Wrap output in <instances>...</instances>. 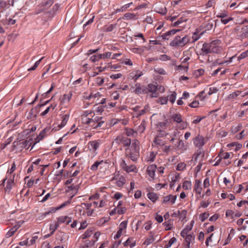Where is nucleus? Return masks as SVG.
Returning <instances> with one entry per match:
<instances>
[{
	"mask_svg": "<svg viewBox=\"0 0 248 248\" xmlns=\"http://www.w3.org/2000/svg\"><path fill=\"white\" fill-rule=\"evenodd\" d=\"M130 146L126 149L125 156L136 162L140 156V142L137 139L132 140Z\"/></svg>",
	"mask_w": 248,
	"mask_h": 248,
	"instance_id": "obj_1",
	"label": "nucleus"
},
{
	"mask_svg": "<svg viewBox=\"0 0 248 248\" xmlns=\"http://www.w3.org/2000/svg\"><path fill=\"white\" fill-rule=\"evenodd\" d=\"M220 41L218 40H214L209 43H204L202 45L201 50L203 55L211 53H218L221 49L219 45Z\"/></svg>",
	"mask_w": 248,
	"mask_h": 248,
	"instance_id": "obj_2",
	"label": "nucleus"
},
{
	"mask_svg": "<svg viewBox=\"0 0 248 248\" xmlns=\"http://www.w3.org/2000/svg\"><path fill=\"white\" fill-rule=\"evenodd\" d=\"M106 122V119L101 116H95L93 114L92 118H85L84 119V123L90 124L94 129L102 127Z\"/></svg>",
	"mask_w": 248,
	"mask_h": 248,
	"instance_id": "obj_3",
	"label": "nucleus"
},
{
	"mask_svg": "<svg viewBox=\"0 0 248 248\" xmlns=\"http://www.w3.org/2000/svg\"><path fill=\"white\" fill-rule=\"evenodd\" d=\"M190 41V37L188 35H185L183 37L180 36H176L170 43V46L175 47H182L186 45Z\"/></svg>",
	"mask_w": 248,
	"mask_h": 248,
	"instance_id": "obj_4",
	"label": "nucleus"
},
{
	"mask_svg": "<svg viewBox=\"0 0 248 248\" xmlns=\"http://www.w3.org/2000/svg\"><path fill=\"white\" fill-rule=\"evenodd\" d=\"M131 139L123 135H120L113 141V143L118 145H122L123 147H128L131 144Z\"/></svg>",
	"mask_w": 248,
	"mask_h": 248,
	"instance_id": "obj_5",
	"label": "nucleus"
},
{
	"mask_svg": "<svg viewBox=\"0 0 248 248\" xmlns=\"http://www.w3.org/2000/svg\"><path fill=\"white\" fill-rule=\"evenodd\" d=\"M132 92L136 94H147L146 86L140 83H136L134 86L131 87Z\"/></svg>",
	"mask_w": 248,
	"mask_h": 248,
	"instance_id": "obj_6",
	"label": "nucleus"
},
{
	"mask_svg": "<svg viewBox=\"0 0 248 248\" xmlns=\"http://www.w3.org/2000/svg\"><path fill=\"white\" fill-rule=\"evenodd\" d=\"M147 94L150 93V96L151 97H157L159 95V93L156 92L157 90V83H150L146 86Z\"/></svg>",
	"mask_w": 248,
	"mask_h": 248,
	"instance_id": "obj_7",
	"label": "nucleus"
},
{
	"mask_svg": "<svg viewBox=\"0 0 248 248\" xmlns=\"http://www.w3.org/2000/svg\"><path fill=\"white\" fill-rule=\"evenodd\" d=\"M207 140L205 138L200 135H198L195 138L193 139V143L194 145L198 148L202 147L206 143Z\"/></svg>",
	"mask_w": 248,
	"mask_h": 248,
	"instance_id": "obj_8",
	"label": "nucleus"
},
{
	"mask_svg": "<svg viewBox=\"0 0 248 248\" xmlns=\"http://www.w3.org/2000/svg\"><path fill=\"white\" fill-rule=\"evenodd\" d=\"M177 195H173L170 194L167 196H164L163 198L162 203L166 204H174L177 199Z\"/></svg>",
	"mask_w": 248,
	"mask_h": 248,
	"instance_id": "obj_9",
	"label": "nucleus"
},
{
	"mask_svg": "<svg viewBox=\"0 0 248 248\" xmlns=\"http://www.w3.org/2000/svg\"><path fill=\"white\" fill-rule=\"evenodd\" d=\"M69 118V114H66L62 115V122L61 124L58 125L57 127H55L52 129V131H56L63 127L67 124Z\"/></svg>",
	"mask_w": 248,
	"mask_h": 248,
	"instance_id": "obj_10",
	"label": "nucleus"
},
{
	"mask_svg": "<svg viewBox=\"0 0 248 248\" xmlns=\"http://www.w3.org/2000/svg\"><path fill=\"white\" fill-rule=\"evenodd\" d=\"M113 180H115L116 186L119 187H123L126 182L125 178L122 175H115Z\"/></svg>",
	"mask_w": 248,
	"mask_h": 248,
	"instance_id": "obj_11",
	"label": "nucleus"
},
{
	"mask_svg": "<svg viewBox=\"0 0 248 248\" xmlns=\"http://www.w3.org/2000/svg\"><path fill=\"white\" fill-rule=\"evenodd\" d=\"M101 143L100 140H95L93 141H90L88 143L89 148L90 150L93 152H95L99 147Z\"/></svg>",
	"mask_w": 248,
	"mask_h": 248,
	"instance_id": "obj_12",
	"label": "nucleus"
},
{
	"mask_svg": "<svg viewBox=\"0 0 248 248\" xmlns=\"http://www.w3.org/2000/svg\"><path fill=\"white\" fill-rule=\"evenodd\" d=\"M184 238H185L186 243L185 245V248H190V243L195 240V235L194 233H191L190 234H186Z\"/></svg>",
	"mask_w": 248,
	"mask_h": 248,
	"instance_id": "obj_13",
	"label": "nucleus"
},
{
	"mask_svg": "<svg viewBox=\"0 0 248 248\" xmlns=\"http://www.w3.org/2000/svg\"><path fill=\"white\" fill-rule=\"evenodd\" d=\"M14 146L15 147H19L20 148H25L29 145V141L24 140H19L15 141L13 142Z\"/></svg>",
	"mask_w": 248,
	"mask_h": 248,
	"instance_id": "obj_14",
	"label": "nucleus"
},
{
	"mask_svg": "<svg viewBox=\"0 0 248 248\" xmlns=\"http://www.w3.org/2000/svg\"><path fill=\"white\" fill-rule=\"evenodd\" d=\"M156 169V165L155 164L151 165L147 167V172L152 179H154Z\"/></svg>",
	"mask_w": 248,
	"mask_h": 248,
	"instance_id": "obj_15",
	"label": "nucleus"
},
{
	"mask_svg": "<svg viewBox=\"0 0 248 248\" xmlns=\"http://www.w3.org/2000/svg\"><path fill=\"white\" fill-rule=\"evenodd\" d=\"M202 187L201 186V182L200 180L196 179L195 181L194 190L199 195L202 193Z\"/></svg>",
	"mask_w": 248,
	"mask_h": 248,
	"instance_id": "obj_16",
	"label": "nucleus"
},
{
	"mask_svg": "<svg viewBox=\"0 0 248 248\" xmlns=\"http://www.w3.org/2000/svg\"><path fill=\"white\" fill-rule=\"evenodd\" d=\"M155 11L162 15H166L167 12V9L164 4L156 6L155 9Z\"/></svg>",
	"mask_w": 248,
	"mask_h": 248,
	"instance_id": "obj_17",
	"label": "nucleus"
},
{
	"mask_svg": "<svg viewBox=\"0 0 248 248\" xmlns=\"http://www.w3.org/2000/svg\"><path fill=\"white\" fill-rule=\"evenodd\" d=\"M193 225H186L185 228L181 231L180 233L181 236L184 238L186 234L192 230Z\"/></svg>",
	"mask_w": 248,
	"mask_h": 248,
	"instance_id": "obj_18",
	"label": "nucleus"
},
{
	"mask_svg": "<svg viewBox=\"0 0 248 248\" xmlns=\"http://www.w3.org/2000/svg\"><path fill=\"white\" fill-rule=\"evenodd\" d=\"M153 142L154 145L157 147L163 146L165 144V141L158 137L154 139Z\"/></svg>",
	"mask_w": 248,
	"mask_h": 248,
	"instance_id": "obj_19",
	"label": "nucleus"
},
{
	"mask_svg": "<svg viewBox=\"0 0 248 248\" xmlns=\"http://www.w3.org/2000/svg\"><path fill=\"white\" fill-rule=\"evenodd\" d=\"M123 244L124 247L129 246L130 248H133L136 245V241L133 240L132 238H128Z\"/></svg>",
	"mask_w": 248,
	"mask_h": 248,
	"instance_id": "obj_20",
	"label": "nucleus"
},
{
	"mask_svg": "<svg viewBox=\"0 0 248 248\" xmlns=\"http://www.w3.org/2000/svg\"><path fill=\"white\" fill-rule=\"evenodd\" d=\"M241 32L240 37L241 38L244 39L248 37V25L242 28Z\"/></svg>",
	"mask_w": 248,
	"mask_h": 248,
	"instance_id": "obj_21",
	"label": "nucleus"
},
{
	"mask_svg": "<svg viewBox=\"0 0 248 248\" xmlns=\"http://www.w3.org/2000/svg\"><path fill=\"white\" fill-rule=\"evenodd\" d=\"M54 0H46L41 4V6L46 10L50 7L54 3Z\"/></svg>",
	"mask_w": 248,
	"mask_h": 248,
	"instance_id": "obj_22",
	"label": "nucleus"
},
{
	"mask_svg": "<svg viewBox=\"0 0 248 248\" xmlns=\"http://www.w3.org/2000/svg\"><path fill=\"white\" fill-rule=\"evenodd\" d=\"M50 129V127L45 128L44 129L42 130L40 133L39 135L37 138V139H38L39 140H42L44 137L46 136V133L48 132Z\"/></svg>",
	"mask_w": 248,
	"mask_h": 248,
	"instance_id": "obj_23",
	"label": "nucleus"
},
{
	"mask_svg": "<svg viewBox=\"0 0 248 248\" xmlns=\"http://www.w3.org/2000/svg\"><path fill=\"white\" fill-rule=\"evenodd\" d=\"M241 92L240 91H237L234 93L229 95L228 96V100L231 101H233L234 99L241 93Z\"/></svg>",
	"mask_w": 248,
	"mask_h": 248,
	"instance_id": "obj_24",
	"label": "nucleus"
},
{
	"mask_svg": "<svg viewBox=\"0 0 248 248\" xmlns=\"http://www.w3.org/2000/svg\"><path fill=\"white\" fill-rule=\"evenodd\" d=\"M116 24H110L109 25L104 26L102 28V31L104 32H110L111 31L116 27Z\"/></svg>",
	"mask_w": 248,
	"mask_h": 248,
	"instance_id": "obj_25",
	"label": "nucleus"
},
{
	"mask_svg": "<svg viewBox=\"0 0 248 248\" xmlns=\"http://www.w3.org/2000/svg\"><path fill=\"white\" fill-rule=\"evenodd\" d=\"M146 121L145 120H143L140 125L138 127V131L140 133H143L146 129Z\"/></svg>",
	"mask_w": 248,
	"mask_h": 248,
	"instance_id": "obj_26",
	"label": "nucleus"
},
{
	"mask_svg": "<svg viewBox=\"0 0 248 248\" xmlns=\"http://www.w3.org/2000/svg\"><path fill=\"white\" fill-rule=\"evenodd\" d=\"M104 160L96 161L93 164L90 168V170L92 171H95L97 170L98 166L103 163Z\"/></svg>",
	"mask_w": 248,
	"mask_h": 248,
	"instance_id": "obj_27",
	"label": "nucleus"
},
{
	"mask_svg": "<svg viewBox=\"0 0 248 248\" xmlns=\"http://www.w3.org/2000/svg\"><path fill=\"white\" fill-rule=\"evenodd\" d=\"M149 109V105H146L145 106L144 108L141 110H140L138 112L135 114V117L137 118L145 114Z\"/></svg>",
	"mask_w": 248,
	"mask_h": 248,
	"instance_id": "obj_28",
	"label": "nucleus"
},
{
	"mask_svg": "<svg viewBox=\"0 0 248 248\" xmlns=\"http://www.w3.org/2000/svg\"><path fill=\"white\" fill-rule=\"evenodd\" d=\"M125 134L126 135V137H135V135L137 134V132L135 131L133 129L131 128H125Z\"/></svg>",
	"mask_w": 248,
	"mask_h": 248,
	"instance_id": "obj_29",
	"label": "nucleus"
},
{
	"mask_svg": "<svg viewBox=\"0 0 248 248\" xmlns=\"http://www.w3.org/2000/svg\"><path fill=\"white\" fill-rule=\"evenodd\" d=\"M60 5L59 4L56 3L54 4L52 8V10L48 12L47 13L50 15V17H52L55 14L56 12L59 9Z\"/></svg>",
	"mask_w": 248,
	"mask_h": 248,
	"instance_id": "obj_30",
	"label": "nucleus"
},
{
	"mask_svg": "<svg viewBox=\"0 0 248 248\" xmlns=\"http://www.w3.org/2000/svg\"><path fill=\"white\" fill-rule=\"evenodd\" d=\"M38 107L37 106L34 108H32L30 110L29 113V116L28 118L30 119H34L37 116V108Z\"/></svg>",
	"mask_w": 248,
	"mask_h": 248,
	"instance_id": "obj_31",
	"label": "nucleus"
},
{
	"mask_svg": "<svg viewBox=\"0 0 248 248\" xmlns=\"http://www.w3.org/2000/svg\"><path fill=\"white\" fill-rule=\"evenodd\" d=\"M137 170V168L135 165H131L130 166L127 165L124 170L127 173H129L131 172H136Z\"/></svg>",
	"mask_w": 248,
	"mask_h": 248,
	"instance_id": "obj_32",
	"label": "nucleus"
},
{
	"mask_svg": "<svg viewBox=\"0 0 248 248\" xmlns=\"http://www.w3.org/2000/svg\"><path fill=\"white\" fill-rule=\"evenodd\" d=\"M124 19L126 20L137 19L136 15L134 13H127L124 15Z\"/></svg>",
	"mask_w": 248,
	"mask_h": 248,
	"instance_id": "obj_33",
	"label": "nucleus"
},
{
	"mask_svg": "<svg viewBox=\"0 0 248 248\" xmlns=\"http://www.w3.org/2000/svg\"><path fill=\"white\" fill-rule=\"evenodd\" d=\"M168 97L166 96H161L158 98V99L156 100V102L157 103L160 104L161 105H165L168 103Z\"/></svg>",
	"mask_w": 248,
	"mask_h": 248,
	"instance_id": "obj_34",
	"label": "nucleus"
},
{
	"mask_svg": "<svg viewBox=\"0 0 248 248\" xmlns=\"http://www.w3.org/2000/svg\"><path fill=\"white\" fill-rule=\"evenodd\" d=\"M72 94L69 92L67 94H64L62 102L63 103L69 102L71 100Z\"/></svg>",
	"mask_w": 248,
	"mask_h": 248,
	"instance_id": "obj_35",
	"label": "nucleus"
},
{
	"mask_svg": "<svg viewBox=\"0 0 248 248\" xmlns=\"http://www.w3.org/2000/svg\"><path fill=\"white\" fill-rule=\"evenodd\" d=\"M148 198L153 202H155L158 198L156 193L154 192H150L147 194Z\"/></svg>",
	"mask_w": 248,
	"mask_h": 248,
	"instance_id": "obj_36",
	"label": "nucleus"
},
{
	"mask_svg": "<svg viewBox=\"0 0 248 248\" xmlns=\"http://www.w3.org/2000/svg\"><path fill=\"white\" fill-rule=\"evenodd\" d=\"M242 127L241 124H239L237 125H233L232 126L231 131L232 133H236L240 130Z\"/></svg>",
	"mask_w": 248,
	"mask_h": 248,
	"instance_id": "obj_37",
	"label": "nucleus"
},
{
	"mask_svg": "<svg viewBox=\"0 0 248 248\" xmlns=\"http://www.w3.org/2000/svg\"><path fill=\"white\" fill-rule=\"evenodd\" d=\"M172 119L174 122L180 123L182 122L181 115L179 113L174 114L172 116Z\"/></svg>",
	"mask_w": 248,
	"mask_h": 248,
	"instance_id": "obj_38",
	"label": "nucleus"
},
{
	"mask_svg": "<svg viewBox=\"0 0 248 248\" xmlns=\"http://www.w3.org/2000/svg\"><path fill=\"white\" fill-rule=\"evenodd\" d=\"M93 114H94V113L91 111L87 110V111H84L83 112V114L82 115V118L83 122L84 123V119L85 118H89L88 117L89 116H90L92 118V116H93Z\"/></svg>",
	"mask_w": 248,
	"mask_h": 248,
	"instance_id": "obj_39",
	"label": "nucleus"
},
{
	"mask_svg": "<svg viewBox=\"0 0 248 248\" xmlns=\"http://www.w3.org/2000/svg\"><path fill=\"white\" fill-rule=\"evenodd\" d=\"M191 183L189 181H185L183 184V188L185 190H189L191 188Z\"/></svg>",
	"mask_w": 248,
	"mask_h": 248,
	"instance_id": "obj_40",
	"label": "nucleus"
},
{
	"mask_svg": "<svg viewBox=\"0 0 248 248\" xmlns=\"http://www.w3.org/2000/svg\"><path fill=\"white\" fill-rule=\"evenodd\" d=\"M232 155V153L226 152L225 153H223L220 152L218 155V156H220V158H222V159H227L231 157V155Z\"/></svg>",
	"mask_w": 248,
	"mask_h": 248,
	"instance_id": "obj_41",
	"label": "nucleus"
},
{
	"mask_svg": "<svg viewBox=\"0 0 248 248\" xmlns=\"http://www.w3.org/2000/svg\"><path fill=\"white\" fill-rule=\"evenodd\" d=\"M17 230V228L16 226L12 227L6 234V237H10L12 236L14 233Z\"/></svg>",
	"mask_w": 248,
	"mask_h": 248,
	"instance_id": "obj_42",
	"label": "nucleus"
},
{
	"mask_svg": "<svg viewBox=\"0 0 248 248\" xmlns=\"http://www.w3.org/2000/svg\"><path fill=\"white\" fill-rule=\"evenodd\" d=\"M155 241V238L153 236V235H151L149 237L147 238L144 242L143 243V244L145 245H149L152 243H153Z\"/></svg>",
	"mask_w": 248,
	"mask_h": 248,
	"instance_id": "obj_43",
	"label": "nucleus"
},
{
	"mask_svg": "<svg viewBox=\"0 0 248 248\" xmlns=\"http://www.w3.org/2000/svg\"><path fill=\"white\" fill-rule=\"evenodd\" d=\"M176 93L175 92L172 93L171 94L169 95L167 97H168L169 100L171 103H174L175 101L176 98Z\"/></svg>",
	"mask_w": 248,
	"mask_h": 248,
	"instance_id": "obj_44",
	"label": "nucleus"
},
{
	"mask_svg": "<svg viewBox=\"0 0 248 248\" xmlns=\"http://www.w3.org/2000/svg\"><path fill=\"white\" fill-rule=\"evenodd\" d=\"M100 59H101V58H100V54L93 55L90 58V61L93 62H98Z\"/></svg>",
	"mask_w": 248,
	"mask_h": 248,
	"instance_id": "obj_45",
	"label": "nucleus"
},
{
	"mask_svg": "<svg viewBox=\"0 0 248 248\" xmlns=\"http://www.w3.org/2000/svg\"><path fill=\"white\" fill-rule=\"evenodd\" d=\"M186 165L184 162H180L178 164L176 170L178 171H183L186 168Z\"/></svg>",
	"mask_w": 248,
	"mask_h": 248,
	"instance_id": "obj_46",
	"label": "nucleus"
},
{
	"mask_svg": "<svg viewBox=\"0 0 248 248\" xmlns=\"http://www.w3.org/2000/svg\"><path fill=\"white\" fill-rule=\"evenodd\" d=\"M177 240L176 239V238L175 237H172L171 238L169 241L168 243L165 246L164 248H170L172 244H173L174 243H175L176 242Z\"/></svg>",
	"mask_w": 248,
	"mask_h": 248,
	"instance_id": "obj_47",
	"label": "nucleus"
},
{
	"mask_svg": "<svg viewBox=\"0 0 248 248\" xmlns=\"http://www.w3.org/2000/svg\"><path fill=\"white\" fill-rule=\"evenodd\" d=\"M204 73V70L203 69H198L194 71V75L196 77L202 76Z\"/></svg>",
	"mask_w": 248,
	"mask_h": 248,
	"instance_id": "obj_48",
	"label": "nucleus"
},
{
	"mask_svg": "<svg viewBox=\"0 0 248 248\" xmlns=\"http://www.w3.org/2000/svg\"><path fill=\"white\" fill-rule=\"evenodd\" d=\"M143 72L142 71L138 70L136 71V74L133 76L132 79L136 81L138 78L143 75Z\"/></svg>",
	"mask_w": 248,
	"mask_h": 248,
	"instance_id": "obj_49",
	"label": "nucleus"
},
{
	"mask_svg": "<svg viewBox=\"0 0 248 248\" xmlns=\"http://www.w3.org/2000/svg\"><path fill=\"white\" fill-rule=\"evenodd\" d=\"M209 214L208 213L204 212L200 215V219L202 222H203L209 217Z\"/></svg>",
	"mask_w": 248,
	"mask_h": 248,
	"instance_id": "obj_50",
	"label": "nucleus"
},
{
	"mask_svg": "<svg viewBox=\"0 0 248 248\" xmlns=\"http://www.w3.org/2000/svg\"><path fill=\"white\" fill-rule=\"evenodd\" d=\"M112 53L111 52H107L103 54H100L101 59H106L110 58Z\"/></svg>",
	"mask_w": 248,
	"mask_h": 248,
	"instance_id": "obj_51",
	"label": "nucleus"
},
{
	"mask_svg": "<svg viewBox=\"0 0 248 248\" xmlns=\"http://www.w3.org/2000/svg\"><path fill=\"white\" fill-rule=\"evenodd\" d=\"M127 221H123L122 222L119 227V230H120L121 231H123L127 227Z\"/></svg>",
	"mask_w": 248,
	"mask_h": 248,
	"instance_id": "obj_52",
	"label": "nucleus"
},
{
	"mask_svg": "<svg viewBox=\"0 0 248 248\" xmlns=\"http://www.w3.org/2000/svg\"><path fill=\"white\" fill-rule=\"evenodd\" d=\"M43 58L44 57H42L39 60L36 61L33 66L28 69V71L34 70L35 69H36V68L39 65V64H40L41 61L43 59Z\"/></svg>",
	"mask_w": 248,
	"mask_h": 248,
	"instance_id": "obj_53",
	"label": "nucleus"
},
{
	"mask_svg": "<svg viewBox=\"0 0 248 248\" xmlns=\"http://www.w3.org/2000/svg\"><path fill=\"white\" fill-rule=\"evenodd\" d=\"M14 185V180H8L5 189L6 190H10Z\"/></svg>",
	"mask_w": 248,
	"mask_h": 248,
	"instance_id": "obj_54",
	"label": "nucleus"
},
{
	"mask_svg": "<svg viewBox=\"0 0 248 248\" xmlns=\"http://www.w3.org/2000/svg\"><path fill=\"white\" fill-rule=\"evenodd\" d=\"M104 82V78L98 77L96 78V83L99 86H102Z\"/></svg>",
	"mask_w": 248,
	"mask_h": 248,
	"instance_id": "obj_55",
	"label": "nucleus"
},
{
	"mask_svg": "<svg viewBox=\"0 0 248 248\" xmlns=\"http://www.w3.org/2000/svg\"><path fill=\"white\" fill-rule=\"evenodd\" d=\"M159 60L162 61H167L170 60L171 58L166 54H163L160 56Z\"/></svg>",
	"mask_w": 248,
	"mask_h": 248,
	"instance_id": "obj_56",
	"label": "nucleus"
},
{
	"mask_svg": "<svg viewBox=\"0 0 248 248\" xmlns=\"http://www.w3.org/2000/svg\"><path fill=\"white\" fill-rule=\"evenodd\" d=\"M68 218L67 216H61L57 218L58 221L60 223H65Z\"/></svg>",
	"mask_w": 248,
	"mask_h": 248,
	"instance_id": "obj_57",
	"label": "nucleus"
},
{
	"mask_svg": "<svg viewBox=\"0 0 248 248\" xmlns=\"http://www.w3.org/2000/svg\"><path fill=\"white\" fill-rule=\"evenodd\" d=\"M92 234V231L89 230H87L82 236V238L83 239H85L89 237Z\"/></svg>",
	"mask_w": 248,
	"mask_h": 248,
	"instance_id": "obj_58",
	"label": "nucleus"
},
{
	"mask_svg": "<svg viewBox=\"0 0 248 248\" xmlns=\"http://www.w3.org/2000/svg\"><path fill=\"white\" fill-rule=\"evenodd\" d=\"M178 148H179L180 149H186L185 147V144L183 140H179L178 142L175 145Z\"/></svg>",
	"mask_w": 248,
	"mask_h": 248,
	"instance_id": "obj_59",
	"label": "nucleus"
},
{
	"mask_svg": "<svg viewBox=\"0 0 248 248\" xmlns=\"http://www.w3.org/2000/svg\"><path fill=\"white\" fill-rule=\"evenodd\" d=\"M155 72L157 74H161V75H165L166 74V71L161 68H157L155 69Z\"/></svg>",
	"mask_w": 248,
	"mask_h": 248,
	"instance_id": "obj_60",
	"label": "nucleus"
},
{
	"mask_svg": "<svg viewBox=\"0 0 248 248\" xmlns=\"http://www.w3.org/2000/svg\"><path fill=\"white\" fill-rule=\"evenodd\" d=\"M171 35L169 33L168 31L162 34L161 35V37L163 40H169L170 38Z\"/></svg>",
	"mask_w": 248,
	"mask_h": 248,
	"instance_id": "obj_61",
	"label": "nucleus"
},
{
	"mask_svg": "<svg viewBox=\"0 0 248 248\" xmlns=\"http://www.w3.org/2000/svg\"><path fill=\"white\" fill-rule=\"evenodd\" d=\"M218 90L216 88H210L209 90V92L208 93V94L209 95H211L213 93H216L217 92Z\"/></svg>",
	"mask_w": 248,
	"mask_h": 248,
	"instance_id": "obj_62",
	"label": "nucleus"
},
{
	"mask_svg": "<svg viewBox=\"0 0 248 248\" xmlns=\"http://www.w3.org/2000/svg\"><path fill=\"white\" fill-rule=\"evenodd\" d=\"M213 23L212 22H208L206 23L204 28L206 30H210L213 28Z\"/></svg>",
	"mask_w": 248,
	"mask_h": 248,
	"instance_id": "obj_63",
	"label": "nucleus"
},
{
	"mask_svg": "<svg viewBox=\"0 0 248 248\" xmlns=\"http://www.w3.org/2000/svg\"><path fill=\"white\" fill-rule=\"evenodd\" d=\"M7 6V2L3 0H0V9H4Z\"/></svg>",
	"mask_w": 248,
	"mask_h": 248,
	"instance_id": "obj_64",
	"label": "nucleus"
}]
</instances>
